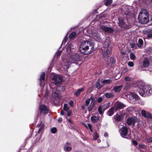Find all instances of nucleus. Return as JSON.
<instances>
[{
  "instance_id": "f257e3e1",
  "label": "nucleus",
  "mask_w": 152,
  "mask_h": 152,
  "mask_svg": "<svg viewBox=\"0 0 152 152\" xmlns=\"http://www.w3.org/2000/svg\"><path fill=\"white\" fill-rule=\"evenodd\" d=\"M94 49V45L90 41H85L81 44L80 50L84 55L89 54L93 52Z\"/></svg>"
},
{
  "instance_id": "f03ea898",
  "label": "nucleus",
  "mask_w": 152,
  "mask_h": 152,
  "mask_svg": "<svg viewBox=\"0 0 152 152\" xmlns=\"http://www.w3.org/2000/svg\"><path fill=\"white\" fill-rule=\"evenodd\" d=\"M112 42L110 40L109 37H107L103 44L102 54L105 58L109 57L111 53L112 49Z\"/></svg>"
},
{
  "instance_id": "7ed1b4c3",
  "label": "nucleus",
  "mask_w": 152,
  "mask_h": 152,
  "mask_svg": "<svg viewBox=\"0 0 152 152\" xmlns=\"http://www.w3.org/2000/svg\"><path fill=\"white\" fill-rule=\"evenodd\" d=\"M137 86L138 88L139 93L141 96L149 95L152 92L151 88L150 86L147 85L144 86V83L142 82L138 83Z\"/></svg>"
},
{
  "instance_id": "20e7f679",
  "label": "nucleus",
  "mask_w": 152,
  "mask_h": 152,
  "mask_svg": "<svg viewBox=\"0 0 152 152\" xmlns=\"http://www.w3.org/2000/svg\"><path fill=\"white\" fill-rule=\"evenodd\" d=\"M138 19L141 23H147L149 21L148 14L147 11L144 9L142 10L139 14Z\"/></svg>"
},
{
  "instance_id": "39448f33",
  "label": "nucleus",
  "mask_w": 152,
  "mask_h": 152,
  "mask_svg": "<svg viewBox=\"0 0 152 152\" xmlns=\"http://www.w3.org/2000/svg\"><path fill=\"white\" fill-rule=\"evenodd\" d=\"M81 57L80 55L78 53H73L72 54L69 58V61L66 60L67 63H75L76 62L79 61Z\"/></svg>"
},
{
  "instance_id": "423d86ee",
  "label": "nucleus",
  "mask_w": 152,
  "mask_h": 152,
  "mask_svg": "<svg viewBox=\"0 0 152 152\" xmlns=\"http://www.w3.org/2000/svg\"><path fill=\"white\" fill-rule=\"evenodd\" d=\"M96 98L94 99L92 96H91L86 101L85 105L86 106H88L90 103V101H91L88 108L89 111L90 112L92 110V109L96 103Z\"/></svg>"
},
{
  "instance_id": "0eeeda50",
  "label": "nucleus",
  "mask_w": 152,
  "mask_h": 152,
  "mask_svg": "<svg viewBox=\"0 0 152 152\" xmlns=\"http://www.w3.org/2000/svg\"><path fill=\"white\" fill-rule=\"evenodd\" d=\"M50 87L52 89V94L53 96L56 99L60 98L61 96L59 94V91L57 89V87L55 86L53 88L51 86H50Z\"/></svg>"
},
{
  "instance_id": "6e6552de",
  "label": "nucleus",
  "mask_w": 152,
  "mask_h": 152,
  "mask_svg": "<svg viewBox=\"0 0 152 152\" xmlns=\"http://www.w3.org/2000/svg\"><path fill=\"white\" fill-rule=\"evenodd\" d=\"M52 80L54 83L56 85L62 82V78L59 75H56L54 76L52 78Z\"/></svg>"
},
{
  "instance_id": "1a4fd4ad",
  "label": "nucleus",
  "mask_w": 152,
  "mask_h": 152,
  "mask_svg": "<svg viewBox=\"0 0 152 152\" xmlns=\"http://www.w3.org/2000/svg\"><path fill=\"white\" fill-rule=\"evenodd\" d=\"M125 105L122 103L118 101L116 102L114 104V107L115 108V111L118 110L123 109L125 107Z\"/></svg>"
},
{
  "instance_id": "9d476101",
  "label": "nucleus",
  "mask_w": 152,
  "mask_h": 152,
  "mask_svg": "<svg viewBox=\"0 0 152 152\" xmlns=\"http://www.w3.org/2000/svg\"><path fill=\"white\" fill-rule=\"evenodd\" d=\"M121 134L124 138H128V137H126L127 135L128 129L126 126H124L121 129Z\"/></svg>"
},
{
  "instance_id": "9b49d317",
  "label": "nucleus",
  "mask_w": 152,
  "mask_h": 152,
  "mask_svg": "<svg viewBox=\"0 0 152 152\" xmlns=\"http://www.w3.org/2000/svg\"><path fill=\"white\" fill-rule=\"evenodd\" d=\"M100 28L106 32L112 33L114 31V29L111 27H107L104 25H101Z\"/></svg>"
},
{
  "instance_id": "f8f14e48",
  "label": "nucleus",
  "mask_w": 152,
  "mask_h": 152,
  "mask_svg": "<svg viewBox=\"0 0 152 152\" xmlns=\"http://www.w3.org/2000/svg\"><path fill=\"white\" fill-rule=\"evenodd\" d=\"M39 110L41 113L44 114H46L48 113V109L46 106L45 105H42L39 107Z\"/></svg>"
},
{
  "instance_id": "ddd939ff",
  "label": "nucleus",
  "mask_w": 152,
  "mask_h": 152,
  "mask_svg": "<svg viewBox=\"0 0 152 152\" xmlns=\"http://www.w3.org/2000/svg\"><path fill=\"white\" fill-rule=\"evenodd\" d=\"M141 114L142 116L144 117L148 118H151V115L148 112H146L144 110H141Z\"/></svg>"
},
{
  "instance_id": "4468645a",
  "label": "nucleus",
  "mask_w": 152,
  "mask_h": 152,
  "mask_svg": "<svg viewBox=\"0 0 152 152\" xmlns=\"http://www.w3.org/2000/svg\"><path fill=\"white\" fill-rule=\"evenodd\" d=\"M122 86H116L114 87L111 90V91H114L116 92H119L122 88Z\"/></svg>"
},
{
  "instance_id": "2eb2a0df",
  "label": "nucleus",
  "mask_w": 152,
  "mask_h": 152,
  "mask_svg": "<svg viewBox=\"0 0 152 152\" xmlns=\"http://www.w3.org/2000/svg\"><path fill=\"white\" fill-rule=\"evenodd\" d=\"M114 112L115 111V108L113 107H111L107 112V115L111 116L113 114Z\"/></svg>"
},
{
  "instance_id": "dca6fc26",
  "label": "nucleus",
  "mask_w": 152,
  "mask_h": 152,
  "mask_svg": "<svg viewBox=\"0 0 152 152\" xmlns=\"http://www.w3.org/2000/svg\"><path fill=\"white\" fill-rule=\"evenodd\" d=\"M105 110V109L102 105L99 106L98 109L99 113L101 115L103 114Z\"/></svg>"
},
{
  "instance_id": "f3484780",
  "label": "nucleus",
  "mask_w": 152,
  "mask_h": 152,
  "mask_svg": "<svg viewBox=\"0 0 152 152\" xmlns=\"http://www.w3.org/2000/svg\"><path fill=\"white\" fill-rule=\"evenodd\" d=\"M118 24L121 27H123L124 25H125V22H124V20L123 18H118Z\"/></svg>"
},
{
  "instance_id": "a211bd4d",
  "label": "nucleus",
  "mask_w": 152,
  "mask_h": 152,
  "mask_svg": "<svg viewBox=\"0 0 152 152\" xmlns=\"http://www.w3.org/2000/svg\"><path fill=\"white\" fill-rule=\"evenodd\" d=\"M45 75V74L44 72H43L41 73L39 79L41 83H42L44 81Z\"/></svg>"
},
{
  "instance_id": "6ab92c4d",
  "label": "nucleus",
  "mask_w": 152,
  "mask_h": 152,
  "mask_svg": "<svg viewBox=\"0 0 152 152\" xmlns=\"http://www.w3.org/2000/svg\"><path fill=\"white\" fill-rule=\"evenodd\" d=\"M143 43V41L142 39H139L138 43L137 44L139 48H141L142 47Z\"/></svg>"
},
{
  "instance_id": "aec40b11",
  "label": "nucleus",
  "mask_w": 152,
  "mask_h": 152,
  "mask_svg": "<svg viewBox=\"0 0 152 152\" xmlns=\"http://www.w3.org/2000/svg\"><path fill=\"white\" fill-rule=\"evenodd\" d=\"M99 117L96 116H92L91 117V120L92 121L95 123L97 122L99 119Z\"/></svg>"
},
{
  "instance_id": "412c9836",
  "label": "nucleus",
  "mask_w": 152,
  "mask_h": 152,
  "mask_svg": "<svg viewBox=\"0 0 152 152\" xmlns=\"http://www.w3.org/2000/svg\"><path fill=\"white\" fill-rule=\"evenodd\" d=\"M149 64L148 59L147 58H145L144 59L143 65L144 67H147Z\"/></svg>"
},
{
  "instance_id": "4be33fe9",
  "label": "nucleus",
  "mask_w": 152,
  "mask_h": 152,
  "mask_svg": "<svg viewBox=\"0 0 152 152\" xmlns=\"http://www.w3.org/2000/svg\"><path fill=\"white\" fill-rule=\"evenodd\" d=\"M100 80L98 79L96 82V86L98 89H100L102 87V86L100 84Z\"/></svg>"
},
{
  "instance_id": "5701e85b",
  "label": "nucleus",
  "mask_w": 152,
  "mask_h": 152,
  "mask_svg": "<svg viewBox=\"0 0 152 152\" xmlns=\"http://www.w3.org/2000/svg\"><path fill=\"white\" fill-rule=\"evenodd\" d=\"M84 89L83 88L79 89L77 90V91L75 93V94L77 96H78L81 92L83 91Z\"/></svg>"
},
{
  "instance_id": "b1692460",
  "label": "nucleus",
  "mask_w": 152,
  "mask_h": 152,
  "mask_svg": "<svg viewBox=\"0 0 152 152\" xmlns=\"http://www.w3.org/2000/svg\"><path fill=\"white\" fill-rule=\"evenodd\" d=\"M132 121L133 125H134V124L136 122H138L139 121V119L137 117H134L132 118Z\"/></svg>"
},
{
  "instance_id": "393cba45",
  "label": "nucleus",
  "mask_w": 152,
  "mask_h": 152,
  "mask_svg": "<svg viewBox=\"0 0 152 152\" xmlns=\"http://www.w3.org/2000/svg\"><path fill=\"white\" fill-rule=\"evenodd\" d=\"M104 96L107 98L113 97L114 96V95L111 93H106L105 94Z\"/></svg>"
},
{
  "instance_id": "a878e982",
  "label": "nucleus",
  "mask_w": 152,
  "mask_h": 152,
  "mask_svg": "<svg viewBox=\"0 0 152 152\" xmlns=\"http://www.w3.org/2000/svg\"><path fill=\"white\" fill-rule=\"evenodd\" d=\"M129 96L132 97L133 99H135L138 98V96L137 94L134 93H131L129 94Z\"/></svg>"
},
{
  "instance_id": "bb28decb",
  "label": "nucleus",
  "mask_w": 152,
  "mask_h": 152,
  "mask_svg": "<svg viewBox=\"0 0 152 152\" xmlns=\"http://www.w3.org/2000/svg\"><path fill=\"white\" fill-rule=\"evenodd\" d=\"M130 44L131 48L133 49H135L136 48L137 46L136 44V43L132 42H130Z\"/></svg>"
},
{
  "instance_id": "cd10ccee",
  "label": "nucleus",
  "mask_w": 152,
  "mask_h": 152,
  "mask_svg": "<svg viewBox=\"0 0 152 152\" xmlns=\"http://www.w3.org/2000/svg\"><path fill=\"white\" fill-rule=\"evenodd\" d=\"M76 33L75 32H73L71 33L69 36L70 39H72L74 38L76 36Z\"/></svg>"
},
{
  "instance_id": "c85d7f7f",
  "label": "nucleus",
  "mask_w": 152,
  "mask_h": 152,
  "mask_svg": "<svg viewBox=\"0 0 152 152\" xmlns=\"http://www.w3.org/2000/svg\"><path fill=\"white\" fill-rule=\"evenodd\" d=\"M104 1L105 4L106 6H107L112 3V0H105Z\"/></svg>"
},
{
  "instance_id": "c756f323",
  "label": "nucleus",
  "mask_w": 152,
  "mask_h": 152,
  "mask_svg": "<svg viewBox=\"0 0 152 152\" xmlns=\"http://www.w3.org/2000/svg\"><path fill=\"white\" fill-rule=\"evenodd\" d=\"M115 119L117 121H119L121 120V116L120 115H116L115 116Z\"/></svg>"
},
{
  "instance_id": "7c9ffc66",
  "label": "nucleus",
  "mask_w": 152,
  "mask_h": 152,
  "mask_svg": "<svg viewBox=\"0 0 152 152\" xmlns=\"http://www.w3.org/2000/svg\"><path fill=\"white\" fill-rule=\"evenodd\" d=\"M71 148L69 146H65L64 147V150L65 151H69L71 150Z\"/></svg>"
},
{
  "instance_id": "2f4dec72",
  "label": "nucleus",
  "mask_w": 152,
  "mask_h": 152,
  "mask_svg": "<svg viewBox=\"0 0 152 152\" xmlns=\"http://www.w3.org/2000/svg\"><path fill=\"white\" fill-rule=\"evenodd\" d=\"M127 123L128 125H130L131 124H133L132 121V118H128L127 119Z\"/></svg>"
},
{
  "instance_id": "473e14b6",
  "label": "nucleus",
  "mask_w": 152,
  "mask_h": 152,
  "mask_svg": "<svg viewBox=\"0 0 152 152\" xmlns=\"http://www.w3.org/2000/svg\"><path fill=\"white\" fill-rule=\"evenodd\" d=\"M130 58L132 60H134L135 59V56L134 53H131L130 54Z\"/></svg>"
},
{
  "instance_id": "72a5a7b5",
  "label": "nucleus",
  "mask_w": 152,
  "mask_h": 152,
  "mask_svg": "<svg viewBox=\"0 0 152 152\" xmlns=\"http://www.w3.org/2000/svg\"><path fill=\"white\" fill-rule=\"evenodd\" d=\"M110 102H109L106 103L105 104L103 105H102L104 108L105 109V110H106L107 108L110 107Z\"/></svg>"
},
{
  "instance_id": "f704fd0d",
  "label": "nucleus",
  "mask_w": 152,
  "mask_h": 152,
  "mask_svg": "<svg viewBox=\"0 0 152 152\" xmlns=\"http://www.w3.org/2000/svg\"><path fill=\"white\" fill-rule=\"evenodd\" d=\"M64 110L67 112H68L69 111V108L67 107V104H65L64 105Z\"/></svg>"
},
{
  "instance_id": "c9c22d12",
  "label": "nucleus",
  "mask_w": 152,
  "mask_h": 152,
  "mask_svg": "<svg viewBox=\"0 0 152 152\" xmlns=\"http://www.w3.org/2000/svg\"><path fill=\"white\" fill-rule=\"evenodd\" d=\"M111 82V80L110 79L104 80L102 81V83L104 84L106 83H109Z\"/></svg>"
},
{
  "instance_id": "e433bc0d",
  "label": "nucleus",
  "mask_w": 152,
  "mask_h": 152,
  "mask_svg": "<svg viewBox=\"0 0 152 152\" xmlns=\"http://www.w3.org/2000/svg\"><path fill=\"white\" fill-rule=\"evenodd\" d=\"M93 137L94 140H96L99 137V136L96 133H94L93 135Z\"/></svg>"
},
{
  "instance_id": "4c0bfd02",
  "label": "nucleus",
  "mask_w": 152,
  "mask_h": 152,
  "mask_svg": "<svg viewBox=\"0 0 152 152\" xmlns=\"http://www.w3.org/2000/svg\"><path fill=\"white\" fill-rule=\"evenodd\" d=\"M56 131L57 129L56 127H53L51 129V132L53 134L55 133L56 132Z\"/></svg>"
},
{
  "instance_id": "58836bf2",
  "label": "nucleus",
  "mask_w": 152,
  "mask_h": 152,
  "mask_svg": "<svg viewBox=\"0 0 152 152\" xmlns=\"http://www.w3.org/2000/svg\"><path fill=\"white\" fill-rule=\"evenodd\" d=\"M110 62L113 64L115 63V59L113 57H111L110 58Z\"/></svg>"
},
{
  "instance_id": "ea45409f",
  "label": "nucleus",
  "mask_w": 152,
  "mask_h": 152,
  "mask_svg": "<svg viewBox=\"0 0 152 152\" xmlns=\"http://www.w3.org/2000/svg\"><path fill=\"white\" fill-rule=\"evenodd\" d=\"M61 53V51L60 50L57 51L56 54V56L57 57H59L60 56Z\"/></svg>"
},
{
  "instance_id": "a19ab883",
  "label": "nucleus",
  "mask_w": 152,
  "mask_h": 152,
  "mask_svg": "<svg viewBox=\"0 0 152 152\" xmlns=\"http://www.w3.org/2000/svg\"><path fill=\"white\" fill-rule=\"evenodd\" d=\"M94 36H95V37H94L95 39H96L98 40L100 39V37L98 34H94Z\"/></svg>"
},
{
  "instance_id": "79ce46f5",
  "label": "nucleus",
  "mask_w": 152,
  "mask_h": 152,
  "mask_svg": "<svg viewBox=\"0 0 152 152\" xmlns=\"http://www.w3.org/2000/svg\"><path fill=\"white\" fill-rule=\"evenodd\" d=\"M128 65L131 67H133L134 66V64L133 63L132 61L129 62L128 63Z\"/></svg>"
},
{
  "instance_id": "37998d69",
  "label": "nucleus",
  "mask_w": 152,
  "mask_h": 152,
  "mask_svg": "<svg viewBox=\"0 0 152 152\" xmlns=\"http://www.w3.org/2000/svg\"><path fill=\"white\" fill-rule=\"evenodd\" d=\"M139 146L140 148H145L146 146L144 144H140L139 145Z\"/></svg>"
},
{
  "instance_id": "c03bdc74",
  "label": "nucleus",
  "mask_w": 152,
  "mask_h": 152,
  "mask_svg": "<svg viewBox=\"0 0 152 152\" xmlns=\"http://www.w3.org/2000/svg\"><path fill=\"white\" fill-rule=\"evenodd\" d=\"M132 78L131 77H126L125 78L124 80H125L126 81H131V80Z\"/></svg>"
},
{
  "instance_id": "a18cd8bd",
  "label": "nucleus",
  "mask_w": 152,
  "mask_h": 152,
  "mask_svg": "<svg viewBox=\"0 0 152 152\" xmlns=\"http://www.w3.org/2000/svg\"><path fill=\"white\" fill-rule=\"evenodd\" d=\"M103 100V98L102 97H100L98 98L97 102L99 103H100Z\"/></svg>"
},
{
  "instance_id": "49530a36",
  "label": "nucleus",
  "mask_w": 152,
  "mask_h": 152,
  "mask_svg": "<svg viewBox=\"0 0 152 152\" xmlns=\"http://www.w3.org/2000/svg\"><path fill=\"white\" fill-rule=\"evenodd\" d=\"M88 128H89V129H90V131L91 132H92L93 130L92 129V126H91V125L90 124H88Z\"/></svg>"
},
{
  "instance_id": "de8ad7c7",
  "label": "nucleus",
  "mask_w": 152,
  "mask_h": 152,
  "mask_svg": "<svg viewBox=\"0 0 152 152\" xmlns=\"http://www.w3.org/2000/svg\"><path fill=\"white\" fill-rule=\"evenodd\" d=\"M147 141L148 142H152V137H149L147 139Z\"/></svg>"
},
{
  "instance_id": "09e8293b",
  "label": "nucleus",
  "mask_w": 152,
  "mask_h": 152,
  "mask_svg": "<svg viewBox=\"0 0 152 152\" xmlns=\"http://www.w3.org/2000/svg\"><path fill=\"white\" fill-rule=\"evenodd\" d=\"M147 38L148 39L150 38L152 39V33H150L148 34L147 35Z\"/></svg>"
},
{
  "instance_id": "8fccbe9b",
  "label": "nucleus",
  "mask_w": 152,
  "mask_h": 152,
  "mask_svg": "<svg viewBox=\"0 0 152 152\" xmlns=\"http://www.w3.org/2000/svg\"><path fill=\"white\" fill-rule=\"evenodd\" d=\"M132 143L135 145H137L138 144V143L136 141L133 140H132Z\"/></svg>"
},
{
  "instance_id": "3c124183",
  "label": "nucleus",
  "mask_w": 152,
  "mask_h": 152,
  "mask_svg": "<svg viewBox=\"0 0 152 152\" xmlns=\"http://www.w3.org/2000/svg\"><path fill=\"white\" fill-rule=\"evenodd\" d=\"M73 103L74 102L72 100L70 101L69 102V104L71 107H72L73 106Z\"/></svg>"
},
{
  "instance_id": "603ef678",
  "label": "nucleus",
  "mask_w": 152,
  "mask_h": 152,
  "mask_svg": "<svg viewBox=\"0 0 152 152\" xmlns=\"http://www.w3.org/2000/svg\"><path fill=\"white\" fill-rule=\"evenodd\" d=\"M127 68H124L123 69V72H127Z\"/></svg>"
},
{
  "instance_id": "864d4df0",
  "label": "nucleus",
  "mask_w": 152,
  "mask_h": 152,
  "mask_svg": "<svg viewBox=\"0 0 152 152\" xmlns=\"http://www.w3.org/2000/svg\"><path fill=\"white\" fill-rule=\"evenodd\" d=\"M43 128V126L42 125L41 126V127L38 130V132H39V131H40L41 129H42Z\"/></svg>"
},
{
  "instance_id": "5fc2aeb1",
  "label": "nucleus",
  "mask_w": 152,
  "mask_h": 152,
  "mask_svg": "<svg viewBox=\"0 0 152 152\" xmlns=\"http://www.w3.org/2000/svg\"><path fill=\"white\" fill-rule=\"evenodd\" d=\"M62 121V119L61 118H59L58 120V122H60L61 121Z\"/></svg>"
},
{
  "instance_id": "6e6d98bb",
  "label": "nucleus",
  "mask_w": 152,
  "mask_h": 152,
  "mask_svg": "<svg viewBox=\"0 0 152 152\" xmlns=\"http://www.w3.org/2000/svg\"><path fill=\"white\" fill-rule=\"evenodd\" d=\"M60 114L62 115H64V112L63 111V110H62L61 111V112L60 113Z\"/></svg>"
},
{
  "instance_id": "4d7b16f0",
  "label": "nucleus",
  "mask_w": 152,
  "mask_h": 152,
  "mask_svg": "<svg viewBox=\"0 0 152 152\" xmlns=\"http://www.w3.org/2000/svg\"><path fill=\"white\" fill-rule=\"evenodd\" d=\"M66 145L68 146L70 145V144L69 142H67L66 143Z\"/></svg>"
},
{
  "instance_id": "13d9d810",
  "label": "nucleus",
  "mask_w": 152,
  "mask_h": 152,
  "mask_svg": "<svg viewBox=\"0 0 152 152\" xmlns=\"http://www.w3.org/2000/svg\"><path fill=\"white\" fill-rule=\"evenodd\" d=\"M67 115L68 116H70L71 115V114L69 113H67Z\"/></svg>"
},
{
  "instance_id": "bf43d9fd",
  "label": "nucleus",
  "mask_w": 152,
  "mask_h": 152,
  "mask_svg": "<svg viewBox=\"0 0 152 152\" xmlns=\"http://www.w3.org/2000/svg\"><path fill=\"white\" fill-rule=\"evenodd\" d=\"M68 121L69 122H70V123H72V121H71V120H70V119H69V120H68Z\"/></svg>"
},
{
  "instance_id": "052dcab7",
  "label": "nucleus",
  "mask_w": 152,
  "mask_h": 152,
  "mask_svg": "<svg viewBox=\"0 0 152 152\" xmlns=\"http://www.w3.org/2000/svg\"><path fill=\"white\" fill-rule=\"evenodd\" d=\"M82 108L83 109H84L85 108V107L84 106H82Z\"/></svg>"
},
{
  "instance_id": "680f3d73",
  "label": "nucleus",
  "mask_w": 152,
  "mask_h": 152,
  "mask_svg": "<svg viewBox=\"0 0 152 152\" xmlns=\"http://www.w3.org/2000/svg\"><path fill=\"white\" fill-rule=\"evenodd\" d=\"M104 135L105 136H107V134H104Z\"/></svg>"
},
{
  "instance_id": "e2e57ef3",
  "label": "nucleus",
  "mask_w": 152,
  "mask_h": 152,
  "mask_svg": "<svg viewBox=\"0 0 152 152\" xmlns=\"http://www.w3.org/2000/svg\"><path fill=\"white\" fill-rule=\"evenodd\" d=\"M41 124H38V126H41Z\"/></svg>"
}]
</instances>
